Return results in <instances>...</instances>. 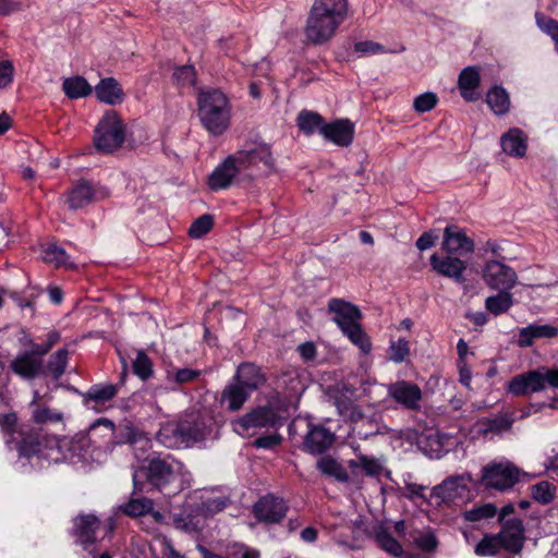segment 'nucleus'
<instances>
[{"label": "nucleus", "mask_w": 558, "mask_h": 558, "mask_svg": "<svg viewBox=\"0 0 558 558\" xmlns=\"http://www.w3.org/2000/svg\"><path fill=\"white\" fill-rule=\"evenodd\" d=\"M438 235L433 231L424 232L416 241V247L420 251H425L434 246Z\"/></svg>", "instance_id": "e2e57ef3"}, {"label": "nucleus", "mask_w": 558, "mask_h": 558, "mask_svg": "<svg viewBox=\"0 0 558 558\" xmlns=\"http://www.w3.org/2000/svg\"><path fill=\"white\" fill-rule=\"evenodd\" d=\"M546 388L558 389V367L541 366L515 375L508 383V390L513 396H530Z\"/></svg>", "instance_id": "20e7f679"}, {"label": "nucleus", "mask_w": 558, "mask_h": 558, "mask_svg": "<svg viewBox=\"0 0 558 558\" xmlns=\"http://www.w3.org/2000/svg\"><path fill=\"white\" fill-rule=\"evenodd\" d=\"M429 262L437 274L450 278L458 283L465 282L464 271L466 263L461 258L448 254L439 256L435 253L430 256Z\"/></svg>", "instance_id": "a211bd4d"}, {"label": "nucleus", "mask_w": 558, "mask_h": 558, "mask_svg": "<svg viewBox=\"0 0 558 558\" xmlns=\"http://www.w3.org/2000/svg\"><path fill=\"white\" fill-rule=\"evenodd\" d=\"M202 438V429L187 422L167 423L157 433V440L169 449L189 447Z\"/></svg>", "instance_id": "0eeeda50"}, {"label": "nucleus", "mask_w": 558, "mask_h": 558, "mask_svg": "<svg viewBox=\"0 0 558 558\" xmlns=\"http://www.w3.org/2000/svg\"><path fill=\"white\" fill-rule=\"evenodd\" d=\"M0 340V344L3 347L26 348L33 345V340L26 331L20 327H10L2 330Z\"/></svg>", "instance_id": "f704fd0d"}, {"label": "nucleus", "mask_w": 558, "mask_h": 558, "mask_svg": "<svg viewBox=\"0 0 558 558\" xmlns=\"http://www.w3.org/2000/svg\"><path fill=\"white\" fill-rule=\"evenodd\" d=\"M118 437L119 440L110 445V450H112L117 444H129L132 447L136 460L145 459L147 451L151 448V440L145 433L131 423H126L120 427Z\"/></svg>", "instance_id": "2eb2a0df"}, {"label": "nucleus", "mask_w": 558, "mask_h": 558, "mask_svg": "<svg viewBox=\"0 0 558 558\" xmlns=\"http://www.w3.org/2000/svg\"><path fill=\"white\" fill-rule=\"evenodd\" d=\"M349 465L352 469L361 468L367 475H376L381 470V465L375 458H368L364 454L357 457L356 460H350Z\"/></svg>", "instance_id": "de8ad7c7"}, {"label": "nucleus", "mask_w": 558, "mask_h": 558, "mask_svg": "<svg viewBox=\"0 0 558 558\" xmlns=\"http://www.w3.org/2000/svg\"><path fill=\"white\" fill-rule=\"evenodd\" d=\"M328 311L335 315L332 320L353 345L359 349H367L371 345L368 336L360 324L362 313L357 306L342 299H331L328 302Z\"/></svg>", "instance_id": "7ed1b4c3"}, {"label": "nucleus", "mask_w": 558, "mask_h": 558, "mask_svg": "<svg viewBox=\"0 0 558 558\" xmlns=\"http://www.w3.org/2000/svg\"><path fill=\"white\" fill-rule=\"evenodd\" d=\"M336 404L340 414L347 416L355 424L353 430L359 436L367 437L368 434H376L378 432V424L372 417L367 416L362 408L353 404H347L340 399L337 400Z\"/></svg>", "instance_id": "dca6fc26"}, {"label": "nucleus", "mask_w": 558, "mask_h": 558, "mask_svg": "<svg viewBox=\"0 0 558 558\" xmlns=\"http://www.w3.org/2000/svg\"><path fill=\"white\" fill-rule=\"evenodd\" d=\"M213 228V216L203 215L198 217L190 227L189 234L194 239H199Z\"/></svg>", "instance_id": "3c124183"}, {"label": "nucleus", "mask_w": 558, "mask_h": 558, "mask_svg": "<svg viewBox=\"0 0 558 558\" xmlns=\"http://www.w3.org/2000/svg\"><path fill=\"white\" fill-rule=\"evenodd\" d=\"M471 481L469 474L453 475L433 488V495L441 501H454L462 498L468 489V483Z\"/></svg>", "instance_id": "aec40b11"}, {"label": "nucleus", "mask_w": 558, "mask_h": 558, "mask_svg": "<svg viewBox=\"0 0 558 558\" xmlns=\"http://www.w3.org/2000/svg\"><path fill=\"white\" fill-rule=\"evenodd\" d=\"M62 89L71 99L87 97L93 88L83 76H73L63 80Z\"/></svg>", "instance_id": "473e14b6"}, {"label": "nucleus", "mask_w": 558, "mask_h": 558, "mask_svg": "<svg viewBox=\"0 0 558 558\" xmlns=\"http://www.w3.org/2000/svg\"><path fill=\"white\" fill-rule=\"evenodd\" d=\"M109 195L110 191L106 186L81 181L72 186L64 197L70 209H80L94 202L105 199Z\"/></svg>", "instance_id": "6e6552de"}, {"label": "nucleus", "mask_w": 558, "mask_h": 558, "mask_svg": "<svg viewBox=\"0 0 558 558\" xmlns=\"http://www.w3.org/2000/svg\"><path fill=\"white\" fill-rule=\"evenodd\" d=\"M340 24L308 13L304 27L307 43L319 46L330 41L337 33Z\"/></svg>", "instance_id": "4468645a"}, {"label": "nucleus", "mask_w": 558, "mask_h": 558, "mask_svg": "<svg viewBox=\"0 0 558 558\" xmlns=\"http://www.w3.org/2000/svg\"><path fill=\"white\" fill-rule=\"evenodd\" d=\"M323 137L338 146L348 147L351 145L354 137V124L348 120H337L331 123H326L320 129Z\"/></svg>", "instance_id": "5701e85b"}, {"label": "nucleus", "mask_w": 558, "mask_h": 558, "mask_svg": "<svg viewBox=\"0 0 558 558\" xmlns=\"http://www.w3.org/2000/svg\"><path fill=\"white\" fill-rule=\"evenodd\" d=\"M354 51L360 53L361 56L387 52V50L385 49V47L383 45L375 43V41H371V40H364V41L356 43L354 45Z\"/></svg>", "instance_id": "5fc2aeb1"}, {"label": "nucleus", "mask_w": 558, "mask_h": 558, "mask_svg": "<svg viewBox=\"0 0 558 558\" xmlns=\"http://www.w3.org/2000/svg\"><path fill=\"white\" fill-rule=\"evenodd\" d=\"M520 471L511 462L493 463L484 469L482 482L486 487L505 490L519 481Z\"/></svg>", "instance_id": "1a4fd4ad"}, {"label": "nucleus", "mask_w": 558, "mask_h": 558, "mask_svg": "<svg viewBox=\"0 0 558 558\" xmlns=\"http://www.w3.org/2000/svg\"><path fill=\"white\" fill-rule=\"evenodd\" d=\"M497 514V507L494 504L487 502L482 505H474L470 510L462 513L466 522L477 524L484 520L494 518Z\"/></svg>", "instance_id": "4c0bfd02"}, {"label": "nucleus", "mask_w": 558, "mask_h": 558, "mask_svg": "<svg viewBox=\"0 0 558 558\" xmlns=\"http://www.w3.org/2000/svg\"><path fill=\"white\" fill-rule=\"evenodd\" d=\"M500 525L501 530L497 534L500 538L502 548L514 555L520 554L525 542V530L522 520L511 518Z\"/></svg>", "instance_id": "f3484780"}, {"label": "nucleus", "mask_w": 558, "mask_h": 558, "mask_svg": "<svg viewBox=\"0 0 558 558\" xmlns=\"http://www.w3.org/2000/svg\"><path fill=\"white\" fill-rule=\"evenodd\" d=\"M173 524L175 529L181 530L186 533H193L198 531L197 524L193 521L191 515H177L173 519Z\"/></svg>", "instance_id": "4d7b16f0"}, {"label": "nucleus", "mask_w": 558, "mask_h": 558, "mask_svg": "<svg viewBox=\"0 0 558 558\" xmlns=\"http://www.w3.org/2000/svg\"><path fill=\"white\" fill-rule=\"evenodd\" d=\"M233 156L241 171L260 168V166L264 170H271L274 167L270 147L266 144H248Z\"/></svg>", "instance_id": "9d476101"}, {"label": "nucleus", "mask_w": 558, "mask_h": 558, "mask_svg": "<svg viewBox=\"0 0 558 558\" xmlns=\"http://www.w3.org/2000/svg\"><path fill=\"white\" fill-rule=\"evenodd\" d=\"M310 13L341 25L348 15V1L314 0Z\"/></svg>", "instance_id": "b1692460"}, {"label": "nucleus", "mask_w": 558, "mask_h": 558, "mask_svg": "<svg viewBox=\"0 0 558 558\" xmlns=\"http://www.w3.org/2000/svg\"><path fill=\"white\" fill-rule=\"evenodd\" d=\"M279 441H280L279 436H275V435L263 436V437L257 438L254 441V446L257 448L267 449V448H272L274 446L278 445Z\"/></svg>", "instance_id": "69168bd1"}, {"label": "nucleus", "mask_w": 558, "mask_h": 558, "mask_svg": "<svg viewBox=\"0 0 558 558\" xmlns=\"http://www.w3.org/2000/svg\"><path fill=\"white\" fill-rule=\"evenodd\" d=\"M426 489L425 486L415 484V483H408L403 488H401V494L403 497L413 500L416 497H423V492Z\"/></svg>", "instance_id": "680f3d73"}, {"label": "nucleus", "mask_w": 558, "mask_h": 558, "mask_svg": "<svg viewBox=\"0 0 558 558\" xmlns=\"http://www.w3.org/2000/svg\"><path fill=\"white\" fill-rule=\"evenodd\" d=\"M33 418L36 423L43 424L47 422H61L62 413L53 411L49 408H37L33 412Z\"/></svg>", "instance_id": "864d4df0"}, {"label": "nucleus", "mask_w": 558, "mask_h": 558, "mask_svg": "<svg viewBox=\"0 0 558 558\" xmlns=\"http://www.w3.org/2000/svg\"><path fill=\"white\" fill-rule=\"evenodd\" d=\"M471 353L474 354L473 351H459V369H460V381L465 387L470 386L471 383V372L470 369L464 365L466 355Z\"/></svg>", "instance_id": "13d9d810"}, {"label": "nucleus", "mask_w": 558, "mask_h": 558, "mask_svg": "<svg viewBox=\"0 0 558 558\" xmlns=\"http://www.w3.org/2000/svg\"><path fill=\"white\" fill-rule=\"evenodd\" d=\"M513 418L508 414H500L486 422V432L502 433L512 427Z\"/></svg>", "instance_id": "603ef678"}, {"label": "nucleus", "mask_w": 558, "mask_h": 558, "mask_svg": "<svg viewBox=\"0 0 558 558\" xmlns=\"http://www.w3.org/2000/svg\"><path fill=\"white\" fill-rule=\"evenodd\" d=\"M20 9L19 3L12 0H0V15L10 14Z\"/></svg>", "instance_id": "774afa93"}, {"label": "nucleus", "mask_w": 558, "mask_h": 558, "mask_svg": "<svg viewBox=\"0 0 558 558\" xmlns=\"http://www.w3.org/2000/svg\"><path fill=\"white\" fill-rule=\"evenodd\" d=\"M13 64L5 60L0 62V88L7 87L13 78Z\"/></svg>", "instance_id": "bf43d9fd"}, {"label": "nucleus", "mask_w": 558, "mask_h": 558, "mask_svg": "<svg viewBox=\"0 0 558 558\" xmlns=\"http://www.w3.org/2000/svg\"><path fill=\"white\" fill-rule=\"evenodd\" d=\"M228 501L226 497L209 498L203 502V507L207 512L215 513L225 509Z\"/></svg>", "instance_id": "052dcab7"}, {"label": "nucleus", "mask_w": 558, "mask_h": 558, "mask_svg": "<svg viewBox=\"0 0 558 558\" xmlns=\"http://www.w3.org/2000/svg\"><path fill=\"white\" fill-rule=\"evenodd\" d=\"M517 279L515 271L498 260H489L483 268V280L493 290H511Z\"/></svg>", "instance_id": "f8f14e48"}, {"label": "nucleus", "mask_w": 558, "mask_h": 558, "mask_svg": "<svg viewBox=\"0 0 558 558\" xmlns=\"http://www.w3.org/2000/svg\"><path fill=\"white\" fill-rule=\"evenodd\" d=\"M288 510L283 499L274 495L260 498L253 507V512L259 521L266 523L279 522Z\"/></svg>", "instance_id": "6ab92c4d"}, {"label": "nucleus", "mask_w": 558, "mask_h": 558, "mask_svg": "<svg viewBox=\"0 0 558 558\" xmlns=\"http://www.w3.org/2000/svg\"><path fill=\"white\" fill-rule=\"evenodd\" d=\"M125 141V126L114 111L106 112L98 122L94 143L101 153H112L120 148Z\"/></svg>", "instance_id": "39448f33"}, {"label": "nucleus", "mask_w": 558, "mask_h": 558, "mask_svg": "<svg viewBox=\"0 0 558 558\" xmlns=\"http://www.w3.org/2000/svg\"><path fill=\"white\" fill-rule=\"evenodd\" d=\"M198 117L204 129L214 136L223 134L231 120V106L219 89L199 93L197 98Z\"/></svg>", "instance_id": "f03ea898"}, {"label": "nucleus", "mask_w": 558, "mask_h": 558, "mask_svg": "<svg viewBox=\"0 0 558 558\" xmlns=\"http://www.w3.org/2000/svg\"><path fill=\"white\" fill-rule=\"evenodd\" d=\"M278 422L279 416L272 408L258 407L242 417L235 420L232 424L233 429L238 434L244 435L251 428L274 427L278 424Z\"/></svg>", "instance_id": "9b49d317"}, {"label": "nucleus", "mask_w": 558, "mask_h": 558, "mask_svg": "<svg viewBox=\"0 0 558 558\" xmlns=\"http://www.w3.org/2000/svg\"><path fill=\"white\" fill-rule=\"evenodd\" d=\"M132 368L135 375L146 380L151 376L153 365L144 351H137L136 357L132 362Z\"/></svg>", "instance_id": "a18cd8bd"}, {"label": "nucleus", "mask_w": 558, "mask_h": 558, "mask_svg": "<svg viewBox=\"0 0 558 558\" xmlns=\"http://www.w3.org/2000/svg\"><path fill=\"white\" fill-rule=\"evenodd\" d=\"M375 541L380 548L392 556L398 557L402 553V547L387 531L380 530L375 535Z\"/></svg>", "instance_id": "37998d69"}, {"label": "nucleus", "mask_w": 558, "mask_h": 558, "mask_svg": "<svg viewBox=\"0 0 558 558\" xmlns=\"http://www.w3.org/2000/svg\"><path fill=\"white\" fill-rule=\"evenodd\" d=\"M296 124L304 134L311 135L316 131L320 133V129H323L326 123L320 114L302 110L298 116Z\"/></svg>", "instance_id": "e433bc0d"}, {"label": "nucleus", "mask_w": 558, "mask_h": 558, "mask_svg": "<svg viewBox=\"0 0 558 558\" xmlns=\"http://www.w3.org/2000/svg\"><path fill=\"white\" fill-rule=\"evenodd\" d=\"M413 542L424 551H434L438 546V541L433 533L421 534L414 537Z\"/></svg>", "instance_id": "6e6d98bb"}, {"label": "nucleus", "mask_w": 558, "mask_h": 558, "mask_svg": "<svg viewBox=\"0 0 558 558\" xmlns=\"http://www.w3.org/2000/svg\"><path fill=\"white\" fill-rule=\"evenodd\" d=\"M60 339V335L56 330H51L47 333L46 343L35 344L33 349H50L51 347L58 344Z\"/></svg>", "instance_id": "338daca9"}, {"label": "nucleus", "mask_w": 558, "mask_h": 558, "mask_svg": "<svg viewBox=\"0 0 558 558\" xmlns=\"http://www.w3.org/2000/svg\"><path fill=\"white\" fill-rule=\"evenodd\" d=\"M442 250L448 255L462 256L474 251V243L464 232L447 227L444 232Z\"/></svg>", "instance_id": "393cba45"}, {"label": "nucleus", "mask_w": 558, "mask_h": 558, "mask_svg": "<svg viewBox=\"0 0 558 558\" xmlns=\"http://www.w3.org/2000/svg\"><path fill=\"white\" fill-rule=\"evenodd\" d=\"M250 392L234 380L225 387L221 392L220 403L226 404L229 411H239L250 397Z\"/></svg>", "instance_id": "2f4dec72"}, {"label": "nucleus", "mask_w": 558, "mask_h": 558, "mask_svg": "<svg viewBox=\"0 0 558 558\" xmlns=\"http://www.w3.org/2000/svg\"><path fill=\"white\" fill-rule=\"evenodd\" d=\"M199 375L198 371L190 369V368H181L175 373V381L183 384L194 380Z\"/></svg>", "instance_id": "0e129e2a"}, {"label": "nucleus", "mask_w": 558, "mask_h": 558, "mask_svg": "<svg viewBox=\"0 0 558 558\" xmlns=\"http://www.w3.org/2000/svg\"><path fill=\"white\" fill-rule=\"evenodd\" d=\"M487 104L496 114L508 112L510 100L507 92L499 86H495L487 93Z\"/></svg>", "instance_id": "58836bf2"}, {"label": "nucleus", "mask_w": 558, "mask_h": 558, "mask_svg": "<svg viewBox=\"0 0 558 558\" xmlns=\"http://www.w3.org/2000/svg\"><path fill=\"white\" fill-rule=\"evenodd\" d=\"M153 509V501L148 498H140L130 500L125 507L124 512L131 517H140L148 513Z\"/></svg>", "instance_id": "09e8293b"}, {"label": "nucleus", "mask_w": 558, "mask_h": 558, "mask_svg": "<svg viewBox=\"0 0 558 558\" xmlns=\"http://www.w3.org/2000/svg\"><path fill=\"white\" fill-rule=\"evenodd\" d=\"M98 527L99 520L93 514H81L74 519V533L84 548L96 542L95 533Z\"/></svg>", "instance_id": "cd10ccee"}, {"label": "nucleus", "mask_w": 558, "mask_h": 558, "mask_svg": "<svg viewBox=\"0 0 558 558\" xmlns=\"http://www.w3.org/2000/svg\"><path fill=\"white\" fill-rule=\"evenodd\" d=\"M388 396L407 410L416 411L421 408L423 392L411 381L398 380L387 386Z\"/></svg>", "instance_id": "ddd939ff"}, {"label": "nucleus", "mask_w": 558, "mask_h": 558, "mask_svg": "<svg viewBox=\"0 0 558 558\" xmlns=\"http://www.w3.org/2000/svg\"><path fill=\"white\" fill-rule=\"evenodd\" d=\"M49 351H23L12 362L11 369L25 379L40 375H51L59 378L68 363L66 351H56L47 356Z\"/></svg>", "instance_id": "f257e3e1"}, {"label": "nucleus", "mask_w": 558, "mask_h": 558, "mask_svg": "<svg viewBox=\"0 0 558 558\" xmlns=\"http://www.w3.org/2000/svg\"><path fill=\"white\" fill-rule=\"evenodd\" d=\"M495 295H490L485 300V308L494 316L501 315L513 305V296L510 290H498Z\"/></svg>", "instance_id": "72a5a7b5"}, {"label": "nucleus", "mask_w": 558, "mask_h": 558, "mask_svg": "<svg viewBox=\"0 0 558 558\" xmlns=\"http://www.w3.org/2000/svg\"><path fill=\"white\" fill-rule=\"evenodd\" d=\"M43 259L56 267L73 268L74 263L70 259L65 250L57 244H48L43 251Z\"/></svg>", "instance_id": "c9c22d12"}, {"label": "nucleus", "mask_w": 558, "mask_h": 558, "mask_svg": "<svg viewBox=\"0 0 558 558\" xmlns=\"http://www.w3.org/2000/svg\"><path fill=\"white\" fill-rule=\"evenodd\" d=\"M335 434L322 425L310 426L303 441V449L312 454H322L335 442Z\"/></svg>", "instance_id": "4be33fe9"}, {"label": "nucleus", "mask_w": 558, "mask_h": 558, "mask_svg": "<svg viewBox=\"0 0 558 558\" xmlns=\"http://www.w3.org/2000/svg\"><path fill=\"white\" fill-rule=\"evenodd\" d=\"M318 470L328 476H332L339 482H347L349 480L345 469L333 458L323 457L317 461Z\"/></svg>", "instance_id": "ea45409f"}, {"label": "nucleus", "mask_w": 558, "mask_h": 558, "mask_svg": "<svg viewBox=\"0 0 558 558\" xmlns=\"http://www.w3.org/2000/svg\"><path fill=\"white\" fill-rule=\"evenodd\" d=\"M117 395V387L112 384L95 385L87 391V398L96 402H106Z\"/></svg>", "instance_id": "c03bdc74"}, {"label": "nucleus", "mask_w": 558, "mask_h": 558, "mask_svg": "<svg viewBox=\"0 0 558 558\" xmlns=\"http://www.w3.org/2000/svg\"><path fill=\"white\" fill-rule=\"evenodd\" d=\"M172 78L180 88H193L196 81L195 69L192 65H182L174 70Z\"/></svg>", "instance_id": "a19ab883"}, {"label": "nucleus", "mask_w": 558, "mask_h": 558, "mask_svg": "<svg viewBox=\"0 0 558 558\" xmlns=\"http://www.w3.org/2000/svg\"><path fill=\"white\" fill-rule=\"evenodd\" d=\"M556 336H558V328L556 326L534 324L520 330L518 344L520 347H531L539 339H550Z\"/></svg>", "instance_id": "a878e982"}, {"label": "nucleus", "mask_w": 558, "mask_h": 558, "mask_svg": "<svg viewBox=\"0 0 558 558\" xmlns=\"http://www.w3.org/2000/svg\"><path fill=\"white\" fill-rule=\"evenodd\" d=\"M96 97L105 104L114 106L124 100V93L119 82L113 77L102 78L95 86Z\"/></svg>", "instance_id": "7c9ffc66"}, {"label": "nucleus", "mask_w": 558, "mask_h": 558, "mask_svg": "<svg viewBox=\"0 0 558 558\" xmlns=\"http://www.w3.org/2000/svg\"><path fill=\"white\" fill-rule=\"evenodd\" d=\"M481 76L477 68L475 66H466L463 69L459 75L458 86L461 93V96L466 101H475L480 98V94L477 93V87L480 86Z\"/></svg>", "instance_id": "c756f323"}, {"label": "nucleus", "mask_w": 558, "mask_h": 558, "mask_svg": "<svg viewBox=\"0 0 558 558\" xmlns=\"http://www.w3.org/2000/svg\"><path fill=\"white\" fill-rule=\"evenodd\" d=\"M502 150L515 158H521L525 155L527 149V137L518 128L510 129L500 138Z\"/></svg>", "instance_id": "bb28decb"}, {"label": "nucleus", "mask_w": 558, "mask_h": 558, "mask_svg": "<svg viewBox=\"0 0 558 558\" xmlns=\"http://www.w3.org/2000/svg\"><path fill=\"white\" fill-rule=\"evenodd\" d=\"M240 172L241 169L234 156L230 155L211 172L208 178V186L213 191L225 190L232 184Z\"/></svg>", "instance_id": "412c9836"}, {"label": "nucleus", "mask_w": 558, "mask_h": 558, "mask_svg": "<svg viewBox=\"0 0 558 558\" xmlns=\"http://www.w3.org/2000/svg\"><path fill=\"white\" fill-rule=\"evenodd\" d=\"M438 102V97L433 92H426L418 95L413 102V108L418 113H424L433 110Z\"/></svg>", "instance_id": "8fccbe9b"}, {"label": "nucleus", "mask_w": 558, "mask_h": 558, "mask_svg": "<svg viewBox=\"0 0 558 558\" xmlns=\"http://www.w3.org/2000/svg\"><path fill=\"white\" fill-rule=\"evenodd\" d=\"M173 464L167 459L154 458L147 468H137L133 472V485L137 492H144L146 481L154 487L161 488L174 480Z\"/></svg>", "instance_id": "423d86ee"}, {"label": "nucleus", "mask_w": 558, "mask_h": 558, "mask_svg": "<svg viewBox=\"0 0 558 558\" xmlns=\"http://www.w3.org/2000/svg\"><path fill=\"white\" fill-rule=\"evenodd\" d=\"M234 381L251 393L265 383V376L258 366L243 363L238 367Z\"/></svg>", "instance_id": "c85d7f7f"}, {"label": "nucleus", "mask_w": 558, "mask_h": 558, "mask_svg": "<svg viewBox=\"0 0 558 558\" xmlns=\"http://www.w3.org/2000/svg\"><path fill=\"white\" fill-rule=\"evenodd\" d=\"M502 548L498 534L485 535L475 547L477 556H493Z\"/></svg>", "instance_id": "79ce46f5"}, {"label": "nucleus", "mask_w": 558, "mask_h": 558, "mask_svg": "<svg viewBox=\"0 0 558 558\" xmlns=\"http://www.w3.org/2000/svg\"><path fill=\"white\" fill-rule=\"evenodd\" d=\"M555 495L556 487L546 481L537 483L532 487L533 498L543 505L549 504L555 498Z\"/></svg>", "instance_id": "49530a36"}]
</instances>
